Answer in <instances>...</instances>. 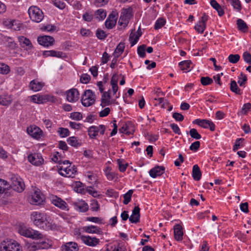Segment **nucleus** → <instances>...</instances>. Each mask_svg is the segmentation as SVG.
Instances as JSON below:
<instances>
[{
    "label": "nucleus",
    "instance_id": "nucleus-22",
    "mask_svg": "<svg viewBox=\"0 0 251 251\" xmlns=\"http://www.w3.org/2000/svg\"><path fill=\"white\" fill-rule=\"evenodd\" d=\"M117 22V18L115 14H110L105 22V25L107 28L112 29L116 25Z\"/></svg>",
    "mask_w": 251,
    "mask_h": 251
},
{
    "label": "nucleus",
    "instance_id": "nucleus-18",
    "mask_svg": "<svg viewBox=\"0 0 251 251\" xmlns=\"http://www.w3.org/2000/svg\"><path fill=\"white\" fill-rule=\"evenodd\" d=\"M27 132L34 138L39 139L42 136L43 132L37 126H29L27 128Z\"/></svg>",
    "mask_w": 251,
    "mask_h": 251
},
{
    "label": "nucleus",
    "instance_id": "nucleus-52",
    "mask_svg": "<svg viewBox=\"0 0 251 251\" xmlns=\"http://www.w3.org/2000/svg\"><path fill=\"white\" fill-rule=\"evenodd\" d=\"M244 141V138H238L237 139L235 143V145L233 146V151H237L238 149H239L241 147H243V145H242V143Z\"/></svg>",
    "mask_w": 251,
    "mask_h": 251
},
{
    "label": "nucleus",
    "instance_id": "nucleus-21",
    "mask_svg": "<svg viewBox=\"0 0 251 251\" xmlns=\"http://www.w3.org/2000/svg\"><path fill=\"white\" fill-rule=\"evenodd\" d=\"M140 209L138 206H135L132 210V215L129 218V221L131 223H137L140 221Z\"/></svg>",
    "mask_w": 251,
    "mask_h": 251
},
{
    "label": "nucleus",
    "instance_id": "nucleus-29",
    "mask_svg": "<svg viewBox=\"0 0 251 251\" xmlns=\"http://www.w3.org/2000/svg\"><path fill=\"white\" fill-rule=\"evenodd\" d=\"M211 5L217 11L219 16L224 15L225 12L221 6L215 0H210Z\"/></svg>",
    "mask_w": 251,
    "mask_h": 251
},
{
    "label": "nucleus",
    "instance_id": "nucleus-3",
    "mask_svg": "<svg viewBox=\"0 0 251 251\" xmlns=\"http://www.w3.org/2000/svg\"><path fill=\"white\" fill-rule=\"evenodd\" d=\"M19 233L22 236L35 240L43 239L44 238V235L39 231L34 230L26 227H20L19 229Z\"/></svg>",
    "mask_w": 251,
    "mask_h": 251
},
{
    "label": "nucleus",
    "instance_id": "nucleus-15",
    "mask_svg": "<svg viewBox=\"0 0 251 251\" xmlns=\"http://www.w3.org/2000/svg\"><path fill=\"white\" fill-rule=\"evenodd\" d=\"M37 41L38 43L44 47H49L52 46L54 42V38L50 36H42L38 37L37 38Z\"/></svg>",
    "mask_w": 251,
    "mask_h": 251
},
{
    "label": "nucleus",
    "instance_id": "nucleus-31",
    "mask_svg": "<svg viewBox=\"0 0 251 251\" xmlns=\"http://www.w3.org/2000/svg\"><path fill=\"white\" fill-rule=\"evenodd\" d=\"M99 130L100 127H97V126H90L88 130L90 138L92 139L95 138L98 135Z\"/></svg>",
    "mask_w": 251,
    "mask_h": 251
},
{
    "label": "nucleus",
    "instance_id": "nucleus-61",
    "mask_svg": "<svg viewBox=\"0 0 251 251\" xmlns=\"http://www.w3.org/2000/svg\"><path fill=\"white\" fill-rule=\"evenodd\" d=\"M243 57L244 61L250 64H251V54L248 51H246L243 53Z\"/></svg>",
    "mask_w": 251,
    "mask_h": 251
},
{
    "label": "nucleus",
    "instance_id": "nucleus-6",
    "mask_svg": "<svg viewBox=\"0 0 251 251\" xmlns=\"http://www.w3.org/2000/svg\"><path fill=\"white\" fill-rule=\"evenodd\" d=\"M95 95L91 90H86L81 98L82 104L85 106L88 107L95 103Z\"/></svg>",
    "mask_w": 251,
    "mask_h": 251
},
{
    "label": "nucleus",
    "instance_id": "nucleus-45",
    "mask_svg": "<svg viewBox=\"0 0 251 251\" xmlns=\"http://www.w3.org/2000/svg\"><path fill=\"white\" fill-rule=\"evenodd\" d=\"M146 46L144 44L138 47L137 53L139 56L142 58H144L146 56Z\"/></svg>",
    "mask_w": 251,
    "mask_h": 251
},
{
    "label": "nucleus",
    "instance_id": "nucleus-46",
    "mask_svg": "<svg viewBox=\"0 0 251 251\" xmlns=\"http://www.w3.org/2000/svg\"><path fill=\"white\" fill-rule=\"evenodd\" d=\"M213 79L208 76H202L201 78V83L203 86L210 85L213 83Z\"/></svg>",
    "mask_w": 251,
    "mask_h": 251
},
{
    "label": "nucleus",
    "instance_id": "nucleus-17",
    "mask_svg": "<svg viewBox=\"0 0 251 251\" xmlns=\"http://www.w3.org/2000/svg\"><path fill=\"white\" fill-rule=\"evenodd\" d=\"M81 238L83 242L89 246H96L100 242L99 239L90 236H82Z\"/></svg>",
    "mask_w": 251,
    "mask_h": 251
},
{
    "label": "nucleus",
    "instance_id": "nucleus-2",
    "mask_svg": "<svg viewBox=\"0 0 251 251\" xmlns=\"http://www.w3.org/2000/svg\"><path fill=\"white\" fill-rule=\"evenodd\" d=\"M0 251H22L21 246L16 241L12 239H6L0 245Z\"/></svg>",
    "mask_w": 251,
    "mask_h": 251
},
{
    "label": "nucleus",
    "instance_id": "nucleus-44",
    "mask_svg": "<svg viewBox=\"0 0 251 251\" xmlns=\"http://www.w3.org/2000/svg\"><path fill=\"white\" fill-rule=\"evenodd\" d=\"M240 58V56L238 54H230L228 57V61L233 64L237 63Z\"/></svg>",
    "mask_w": 251,
    "mask_h": 251
},
{
    "label": "nucleus",
    "instance_id": "nucleus-5",
    "mask_svg": "<svg viewBox=\"0 0 251 251\" xmlns=\"http://www.w3.org/2000/svg\"><path fill=\"white\" fill-rule=\"evenodd\" d=\"M10 181L11 184H9V188L11 187L18 192H22L25 189V184L22 178L18 175H12Z\"/></svg>",
    "mask_w": 251,
    "mask_h": 251
},
{
    "label": "nucleus",
    "instance_id": "nucleus-20",
    "mask_svg": "<svg viewBox=\"0 0 251 251\" xmlns=\"http://www.w3.org/2000/svg\"><path fill=\"white\" fill-rule=\"evenodd\" d=\"M164 167L157 166L150 170L149 174L151 177L155 178L157 176L162 175L164 173Z\"/></svg>",
    "mask_w": 251,
    "mask_h": 251
},
{
    "label": "nucleus",
    "instance_id": "nucleus-55",
    "mask_svg": "<svg viewBox=\"0 0 251 251\" xmlns=\"http://www.w3.org/2000/svg\"><path fill=\"white\" fill-rule=\"evenodd\" d=\"M43 102L44 103L46 101H50L51 102H55L56 99L55 97L49 95H43Z\"/></svg>",
    "mask_w": 251,
    "mask_h": 251
},
{
    "label": "nucleus",
    "instance_id": "nucleus-39",
    "mask_svg": "<svg viewBox=\"0 0 251 251\" xmlns=\"http://www.w3.org/2000/svg\"><path fill=\"white\" fill-rule=\"evenodd\" d=\"M95 16L99 20H103L106 17V13L104 10L100 9L95 12Z\"/></svg>",
    "mask_w": 251,
    "mask_h": 251
},
{
    "label": "nucleus",
    "instance_id": "nucleus-36",
    "mask_svg": "<svg viewBox=\"0 0 251 251\" xmlns=\"http://www.w3.org/2000/svg\"><path fill=\"white\" fill-rule=\"evenodd\" d=\"M237 25L239 29L243 32H246L248 29L247 24L241 19L237 20Z\"/></svg>",
    "mask_w": 251,
    "mask_h": 251
},
{
    "label": "nucleus",
    "instance_id": "nucleus-4",
    "mask_svg": "<svg viewBox=\"0 0 251 251\" xmlns=\"http://www.w3.org/2000/svg\"><path fill=\"white\" fill-rule=\"evenodd\" d=\"M30 19L34 22L40 23L44 17V13L39 8L36 6H30L28 10Z\"/></svg>",
    "mask_w": 251,
    "mask_h": 251
},
{
    "label": "nucleus",
    "instance_id": "nucleus-8",
    "mask_svg": "<svg viewBox=\"0 0 251 251\" xmlns=\"http://www.w3.org/2000/svg\"><path fill=\"white\" fill-rule=\"evenodd\" d=\"M28 160L32 164L40 166L43 164L44 159L41 154L38 153H31L27 156Z\"/></svg>",
    "mask_w": 251,
    "mask_h": 251
},
{
    "label": "nucleus",
    "instance_id": "nucleus-19",
    "mask_svg": "<svg viewBox=\"0 0 251 251\" xmlns=\"http://www.w3.org/2000/svg\"><path fill=\"white\" fill-rule=\"evenodd\" d=\"M18 41L20 46L25 48L26 50H30L33 46L29 39L24 36H19L18 37Z\"/></svg>",
    "mask_w": 251,
    "mask_h": 251
},
{
    "label": "nucleus",
    "instance_id": "nucleus-58",
    "mask_svg": "<svg viewBox=\"0 0 251 251\" xmlns=\"http://www.w3.org/2000/svg\"><path fill=\"white\" fill-rule=\"evenodd\" d=\"M91 79V77L89 75L83 74L80 76V81L81 83L84 84L88 83Z\"/></svg>",
    "mask_w": 251,
    "mask_h": 251
},
{
    "label": "nucleus",
    "instance_id": "nucleus-51",
    "mask_svg": "<svg viewBox=\"0 0 251 251\" xmlns=\"http://www.w3.org/2000/svg\"><path fill=\"white\" fill-rule=\"evenodd\" d=\"M190 136L195 139H200L201 138V135L198 133V131L195 128H192L189 131Z\"/></svg>",
    "mask_w": 251,
    "mask_h": 251
},
{
    "label": "nucleus",
    "instance_id": "nucleus-28",
    "mask_svg": "<svg viewBox=\"0 0 251 251\" xmlns=\"http://www.w3.org/2000/svg\"><path fill=\"white\" fill-rule=\"evenodd\" d=\"M192 176L195 180L199 181L201 179V173L198 165H195L193 167Z\"/></svg>",
    "mask_w": 251,
    "mask_h": 251
},
{
    "label": "nucleus",
    "instance_id": "nucleus-64",
    "mask_svg": "<svg viewBox=\"0 0 251 251\" xmlns=\"http://www.w3.org/2000/svg\"><path fill=\"white\" fill-rule=\"evenodd\" d=\"M65 56V54L62 51H58L52 50V57H56L58 58H63Z\"/></svg>",
    "mask_w": 251,
    "mask_h": 251
},
{
    "label": "nucleus",
    "instance_id": "nucleus-63",
    "mask_svg": "<svg viewBox=\"0 0 251 251\" xmlns=\"http://www.w3.org/2000/svg\"><path fill=\"white\" fill-rule=\"evenodd\" d=\"M172 116L176 121L181 122L184 120V116L179 113L175 112Z\"/></svg>",
    "mask_w": 251,
    "mask_h": 251
},
{
    "label": "nucleus",
    "instance_id": "nucleus-56",
    "mask_svg": "<svg viewBox=\"0 0 251 251\" xmlns=\"http://www.w3.org/2000/svg\"><path fill=\"white\" fill-rule=\"evenodd\" d=\"M70 118L73 120L79 121L82 119V115L78 112L71 113Z\"/></svg>",
    "mask_w": 251,
    "mask_h": 251
},
{
    "label": "nucleus",
    "instance_id": "nucleus-53",
    "mask_svg": "<svg viewBox=\"0 0 251 251\" xmlns=\"http://www.w3.org/2000/svg\"><path fill=\"white\" fill-rule=\"evenodd\" d=\"M71 164L69 160H65L62 161L61 163H59V164L57 166V168L58 169V173L60 175L61 173H63V170H61V168L68 167V165Z\"/></svg>",
    "mask_w": 251,
    "mask_h": 251
},
{
    "label": "nucleus",
    "instance_id": "nucleus-1",
    "mask_svg": "<svg viewBox=\"0 0 251 251\" xmlns=\"http://www.w3.org/2000/svg\"><path fill=\"white\" fill-rule=\"evenodd\" d=\"M30 219L36 226L44 230H53L56 227V225L52 223L50 217L45 213L32 212Z\"/></svg>",
    "mask_w": 251,
    "mask_h": 251
},
{
    "label": "nucleus",
    "instance_id": "nucleus-24",
    "mask_svg": "<svg viewBox=\"0 0 251 251\" xmlns=\"http://www.w3.org/2000/svg\"><path fill=\"white\" fill-rule=\"evenodd\" d=\"M63 251H78V247L75 242H69L62 246Z\"/></svg>",
    "mask_w": 251,
    "mask_h": 251
},
{
    "label": "nucleus",
    "instance_id": "nucleus-38",
    "mask_svg": "<svg viewBox=\"0 0 251 251\" xmlns=\"http://www.w3.org/2000/svg\"><path fill=\"white\" fill-rule=\"evenodd\" d=\"M230 90L236 94L240 95L241 94V90L239 88L235 80H231L230 84Z\"/></svg>",
    "mask_w": 251,
    "mask_h": 251
},
{
    "label": "nucleus",
    "instance_id": "nucleus-26",
    "mask_svg": "<svg viewBox=\"0 0 251 251\" xmlns=\"http://www.w3.org/2000/svg\"><path fill=\"white\" fill-rule=\"evenodd\" d=\"M76 210L81 212H86L88 210V205L84 201H79L74 203Z\"/></svg>",
    "mask_w": 251,
    "mask_h": 251
},
{
    "label": "nucleus",
    "instance_id": "nucleus-16",
    "mask_svg": "<svg viewBox=\"0 0 251 251\" xmlns=\"http://www.w3.org/2000/svg\"><path fill=\"white\" fill-rule=\"evenodd\" d=\"M44 201V197L40 191H36L32 195L31 198L29 199V202L32 204L40 205Z\"/></svg>",
    "mask_w": 251,
    "mask_h": 251
},
{
    "label": "nucleus",
    "instance_id": "nucleus-12",
    "mask_svg": "<svg viewBox=\"0 0 251 251\" xmlns=\"http://www.w3.org/2000/svg\"><path fill=\"white\" fill-rule=\"evenodd\" d=\"M66 94L67 100L69 102H75L79 99V92L75 88H72L67 91Z\"/></svg>",
    "mask_w": 251,
    "mask_h": 251
},
{
    "label": "nucleus",
    "instance_id": "nucleus-30",
    "mask_svg": "<svg viewBox=\"0 0 251 251\" xmlns=\"http://www.w3.org/2000/svg\"><path fill=\"white\" fill-rule=\"evenodd\" d=\"M125 43L121 42L116 47L113 53V55L115 58H118L123 52L125 49Z\"/></svg>",
    "mask_w": 251,
    "mask_h": 251
},
{
    "label": "nucleus",
    "instance_id": "nucleus-34",
    "mask_svg": "<svg viewBox=\"0 0 251 251\" xmlns=\"http://www.w3.org/2000/svg\"><path fill=\"white\" fill-rule=\"evenodd\" d=\"M117 162L120 171L121 172H125L128 166V164L127 163H126L125 160L123 159H118Z\"/></svg>",
    "mask_w": 251,
    "mask_h": 251
},
{
    "label": "nucleus",
    "instance_id": "nucleus-49",
    "mask_svg": "<svg viewBox=\"0 0 251 251\" xmlns=\"http://www.w3.org/2000/svg\"><path fill=\"white\" fill-rule=\"evenodd\" d=\"M31 101L34 103H43V95H35L31 97Z\"/></svg>",
    "mask_w": 251,
    "mask_h": 251
},
{
    "label": "nucleus",
    "instance_id": "nucleus-47",
    "mask_svg": "<svg viewBox=\"0 0 251 251\" xmlns=\"http://www.w3.org/2000/svg\"><path fill=\"white\" fill-rule=\"evenodd\" d=\"M154 100L158 101V104H161V107L163 108H165L166 106L169 104L168 100L164 98H154Z\"/></svg>",
    "mask_w": 251,
    "mask_h": 251
},
{
    "label": "nucleus",
    "instance_id": "nucleus-35",
    "mask_svg": "<svg viewBox=\"0 0 251 251\" xmlns=\"http://www.w3.org/2000/svg\"><path fill=\"white\" fill-rule=\"evenodd\" d=\"M67 141L70 145L74 147H78L81 145V143L75 136H72L68 138Z\"/></svg>",
    "mask_w": 251,
    "mask_h": 251
},
{
    "label": "nucleus",
    "instance_id": "nucleus-41",
    "mask_svg": "<svg viewBox=\"0 0 251 251\" xmlns=\"http://www.w3.org/2000/svg\"><path fill=\"white\" fill-rule=\"evenodd\" d=\"M9 188V183L4 179L0 178V194L3 193Z\"/></svg>",
    "mask_w": 251,
    "mask_h": 251
},
{
    "label": "nucleus",
    "instance_id": "nucleus-62",
    "mask_svg": "<svg viewBox=\"0 0 251 251\" xmlns=\"http://www.w3.org/2000/svg\"><path fill=\"white\" fill-rule=\"evenodd\" d=\"M200 147V142L198 141L193 143L190 146V150L196 151H197Z\"/></svg>",
    "mask_w": 251,
    "mask_h": 251
},
{
    "label": "nucleus",
    "instance_id": "nucleus-33",
    "mask_svg": "<svg viewBox=\"0 0 251 251\" xmlns=\"http://www.w3.org/2000/svg\"><path fill=\"white\" fill-rule=\"evenodd\" d=\"M4 42L6 46L11 50H14L17 47V44L15 42L12 38L9 37H4Z\"/></svg>",
    "mask_w": 251,
    "mask_h": 251
},
{
    "label": "nucleus",
    "instance_id": "nucleus-27",
    "mask_svg": "<svg viewBox=\"0 0 251 251\" xmlns=\"http://www.w3.org/2000/svg\"><path fill=\"white\" fill-rule=\"evenodd\" d=\"M84 230L89 233H97L101 234L102 232L101 229L95 226H89L84 227Z\"/></svg>",
    "mask_w": 251,
    "mask_h": 251
},
{
    "label": "nucleus",
    "instance_id": "nucleus-7",
    "mask_svg": "<svg viewBox=\"0 0 251 251\" xmlns=\"http://www.w3.org/2000/svg\"><path fill=\"white\" fill-rule=\"evenodd\" d=\"M193 123L204 128H209L210 130L212 131H214L215 129V125L214 123L208 120L197 119L194 120Z\"/></svg>",
    "mask_w": 251,
    "mask_h": 251
},
{
    "label": "nucleus",
    "instance_id": "nucleus-14",
    "mask_svg": "<svg viewBox=\"0 0 251 251\" xmlns=\"http://www.w3.org/2000/svg\"><path fill=\"white\" fill-rule=\"evenodd\" d=\"M50 245L46 241L33 242L29 245L28 249L30 251H36L39 250L48 249Z\"/></svg>",
    "mask_w": 251,
    "mask_h": 251
},
{
    "label": "nucleus",
    "instance_id": "nucleus-50",
    "mask_svg": "<svg viewBox=\"0 0 251 251\" xmlns=\"http://www.w3.org/2000/svg\"><path fill=\"white\" fill-rule=\"evenodd\" d=\"M251 109V103L250 102L244 104L242 108L240 113L241 114L247 115Z\"/></svg>",
    "mask_w": 251,
    "mask_h": 251
},
{
    "label": "nucleus",
    "instance_id": "nucleus-13",
    "mask_svg": "<svg viewBox=\"0 0 251 251\" xmlns=\"http://www.w3.org/2000/svg\"><path fill=\"white\" fill-rule=\"evenodd\" d=\"M208 16L203 13L201 20L195 26V29L200 33H202L206 28V23Z\"/></svg>",
    "mask_w": 251,
    "mask_h": 251
},
{
    "label": "nucleus",
    "instance_id": "nucleus-23",
    "mask_svg": "<svg viewBox=\"0 0 251 251\" xmlns=\"http://www.w3.org/2000/svg\"><path fill=\"white\" fill-rule=\"evenodd\" d=\"M182 227L179 224L176 225L174 227V236L175 239L178 241L183 239V232Z\"/></svg>",
    "mask_w": 251,
    "mask_h": 251
},
{
    "label": "nucleus",
    "instance_id": "nucleus-11",
    "mask_svg": "<svg viewBox=\"0 0 251 251\" xmlns=\"http://www.w3.org/2000/svg\"><path fill=\"white\" fill-rule=\"evenodd\" d=\"M116 100H111V97L109 93V90L103 92L101 98L100 105L104 107L105 106L111 105L115 103Z\"/></svg>",
    "mask_w": 251,
    "mask_h": 251
},
{
    "label": "nucleus",
    "instance_id": "nucleus-48",
    "mask_svg": "<svg viewBox=\"0 0 251 251\" xmlns=\"http://www.w3.org/2000/svg\"><path fill=\"white\" fill-rule=\"evenodd\" d=\"M166 21L164 19L159 18L155 22L154 29H159L165 25Z\"/></svg>",
    "mask_w": 251,
    "mask_h": 251
},
{
    "label": "nucleus",
    "instance_id": "nucleus-40",
    "mask_svg": "<svg viewBox=\"0 0 251 251\" xmlns=\"http://www.w3.org/2000/svg\"><path fill=\"white\" fill-rule=\"evenodd\" d=\"M10 69L7 64L0 62V73L3 75H7L9 73Z\"/></svg>",
    "mask_w": 251,
    "mask_h": 251
},
{
    "label": "nucleus",
    "instance_id": "nucleus-59",
    "mask_svg": "<svg viewBox=\"0 0 251 251\" xmlns=\"http://www.w3.org/2000/svg\"><path fill=\"white\" fill-rule=\"evenodd\" d=\"M53 4L60 9H63L66 6V4L60 0H54Z\"/></svg>",
    "mask_w": 251,
    "mask_h": 251
},
{
    "label": "nucleus",
    "instance_id": "nucleus-37",
    "mask_svg": "<svg viewBox=\"0 0 251 251\" xmlns=\"http://www.w3.org/2000/svg\"><path fill=\"white\" fill-rule=\"evenodd\" d=\"M192 62L190 60H184L179 63V66L181 70L188 71Z\"/></svg>",
    "mask_w": 251,
    "mask_h": 251
},
{
    "label": "nucleus",
    "instance_id": "nucleus-54",
    "mask_svg": "<svg viewBox=\"0 0 251 251\" xmlns=\"http://www.w3.org/2000/svg\"><path fill=\"white\" fill-rule=\"evenodd\" d=\"M96 36L100 40H104L107 37V35L103 30L98 28L96 31Z\"/></svg>",
    "mask_w": 251,
    "mask_h": 251
},
{
    "label": "nucleus",
    "instance_id": "nucleus-42",
    "mask_svg": "<svg viewBox=\"0 0 251 251\" xmlns=\"http://www.w3.org/2000/svg\"><path fill=\"white\" fill-rule=\"evenodd\" d=\"M133 193V191L132 190H129L127 193L124 195V200L123 203L124 204L126 205L130 201Z\"/></svg>",
    "mask_w": 251,
    "mask_h": 251
},
{
    "label": "nucleus",
    "instance_id": "nucleus-9",
    "mask_svg": "<svg viewBox=\"0 0 251 251\" xmlns=\"http://www.w3.org/2000/svg\"><path fill=\"white\" fill-rule=\"evenodd\" d=\"M61 170H63V172L60 173V175L65 177H74L77 173V169L75 165L71 166V164H69L68 167L61 168Z\"/></svg>",
    "mask_w": 251,
    "mask_h": 251
},
{
    "label": "nucleus",
    "instance_id": "nucleus-25",
    "mask_svg": "<svg viewBox=\"0 0 251 251\" xmlns=\"http://www.w3.org/2000/svg\"><path fill=\"white\" fill-rule=\"evenodd\" d=\"M44 85V83L39 82L37 80L34 79L30 81L29 87L32 91L37 92L41 90Z\"/></svg>",
    "mask_w": 251,
    "mask_h": 251
},
{
    "label": "nucleus",
    "instance_id": "nucleus-10",
    "mask_svg": "<svg viewBox=\"0 0 251 251\" xmlns=\"http://www.w3.org/2000/svg\"><path fill=\"white\" fill-rule=\"evenodd\" d=\"M50 201L51 203L62 210H65L67 208V203L56 196H51L50 197Z\"/></svg>",
    "mask_w": 251,
    "mask_h": 251
},
{
    "label": "nucleus",
    "instance_id": "nucleus-43",
    "mask_svg": "<svg viewBox=\"0 0 251 251\" xmlns=\"http://www.w3.org/2000/svg\"><path fill=\"white\" fill-rule=\"evenodd\" d=\"M57 132L59 136L62 138L67 137L70 135V131L68 128L59 127L58 129Z\"/></svg>",
    "mask_w": 251,
    "mask_h": 251
},
{
    "label": "nucleus",
    "instance_id": "nucleus-60",
    "mask_svg": "<svg viewBox=\"0 0 251 251\" xmlns=\"http://www.w3.org/2000/svg\"><path fill=\"white\" fill-rule=\"evenodd\" d=\"M41 29L50 32L54 31L56 29V26L52 25H48L41 27Z\"/></svg>",
    "mask_w": 251,
    "mask_h": 251
},
{
    "label": "nucleus",
    "instance_id": "nucleus-32",
    "mask_svg": "<svg viewBox=\"0 0 251 251\" xmlns=\"http://www.w3.org/2000/svg\"><path fill=\"white\" fill-rule=\"evenodd\" d=\"M142 32L139 34L131 32L129 37V41L130 42L131 47L134 46L138 42L139 37L141 36Z\"/></svg>",
    "mask_w": 251,
    "mask_h": 251
},
{
    "label": "nucleus",
    "instance_id": "nucleus-57",
    "mask_svg": "<svg viewBox=\"0 0 251 251\" xmlns=\"http://www.w3.org/2000/svg\"><path fill=\"white\" fill-rule=\"evenodd\" d=\"M91 209L94 211H97L99 210L100 205L97 200H94L91 201Z\"/></svg>",
    "mask_w": 251,
    "mask_h": 251
}]
</instances>
